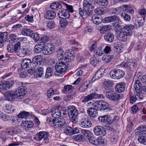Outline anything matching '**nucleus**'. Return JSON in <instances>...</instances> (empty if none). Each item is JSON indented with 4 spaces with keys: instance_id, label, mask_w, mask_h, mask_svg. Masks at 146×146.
Listing matches in <instances>:
<instances>
[{
    "instance_id": "45",
    "label": "nucleus",
    "mask_w": 146,
    "mask_h": 146,
    "mask_svg": "<svg viewBox=\"0 0 146 146\" xmlns=\"http://www.w3.org/2000/svg\"><path fill=\"white\" fill-rule=\"evenodd\" d=\"M101 70H98L96 73L95 76L93 78H94V80H98L102 76L103 72Z\"/></svg>"
},
{
    "instance_id": "6",
    "label": "nucleus",
    "mask_w": 146,
    "mask_h": 146,
    "mask_svg": "<svg viewBox=\"0 0 146 146\" xmlns=\"http://www.w3.org/2000/svg\"><path fill=\"white\" fill-rule=\"evenodd\" d=\"M27 92V87L24 86H20L17 88L14 92L16 97L18 99L22 98Z\"/></svg>"
},
{
    "instance_id": "23",
    "label": "nucleus",
    "mask_w": 146,
    "mask_h": 146,
    "mask_svg": "<svg viewBox=\"0 0 146 146\" xmlns=\"http://www.w3.org/2000/svg\"><path fill=\"white\" fill-rule=\"evenodd\" d=\"M55 13L52 11H47L44 14V17L48 20L53 19L56 17Z\"/></svg>"
},
{
    "instance_id": "38",
    "label": "nucleus",
    "mask_w": 146,
    "mask_h": 146,
    "mask_svg": "<svg viewBox=\"0 0 146 146\" xmlns=\"http://www.w3.org/2000/svg\"><path fill=\"white\" fill-rule=\"evenodd\" d=\"M18 116L19 118H25L27 119L30 116V113L29 112L23 111L19 114Z\"/></svg>"
},
{
    "instance_id": "3",
    "label": "nucleus",
    "mask_w": 146,
    "mask_h": 146,
    "mask_svg": "<svg viewBox=\"0 0 146 146\" xmlns=\"http://www.w3.org/2000/svg\"><path fill=\"white\" fill-rule=\"evenodd\" d=\"M110 77L114 79H119L123 77L125 73L122 70L116 68L113 69L109 73Z\"/></svg>"
},
{
    "instance_id": "41",
    "label": "nucleus",
    "mask_w": 146,
    "mask_h": 146,
    "mask_svg": "<svg viewBox=\"0 0 146 146\" xmlns=\"http://www.w3.org/2000/svg\"><path fill=\"white\" fill-rule=\"evenodd\" d=\"M32 32V30L27 28L23 29L21 31V34L26 36H30Z\"/></svg>"
},
{
    "instance_id": "26",
    "label": "nucleus",
    "mask_w": 146,
    "mask_h": 146,
    "mask_svg": "<svg viewBox=\"0 0 146 146\" xmlns=\"http://www.w3.org/2000/svg\"><path fill=\"white\" fill-rule=\"evenodd\" d=\"M31 60L29 59L26 58L23 60L21 62V66L23 69L29 68L31 66Z\"/></svg>"
},
{
    "instance_id": "5",
    "label": "nucleus",
    "mask_w": 146,
    "mask_h": 146,
    "mask_svg": "<svg viewBox=\"0 0 146 146\" xmlns=\"http://www.w3.org/2000/svg\"><path fill=\"white\" fill-rule=\"evenodd\" d=\"M93 106L95 108L92 109V108H90L88 110H107L110 108L108 104L105 102H96L93 104Z\"/></svg>"
},
{
    "instance_id": "15",
    "label": "nucleus",
    "mask_w": 146,
    "mask_h": 146,
    "mask_svg": "<svg viewBox=\"0 0 146 146\" xmlns=\"http://www.w3.org/2000/svg\"><path fill=\"white\" fill-rule=\"evenodd\" d=\"M4 97L5 100L12 101L16 97L14 92L13 91H8L6 92L4 94Z\"/></svg>"
},
{
    "instance_id": "29",
    "label": "nucleus",
    "mask_w": 146,
    "mask_h": 146,
    "mask_svg": "<svg viewBox=\"0 0 146 146\" xmlns=\"http://www.w3.org/2000/svg\"><path fill=\"white\" fill-rule=\"evenodd\" d=\"M100 62V60L93 55L90 58V63L93 66H97L99 65Z\"/></svg>"
},
{
    "instance_id": "32",
    "label": "nucleus",
    "mask_w": 146,
    "mask_h": 146,
    "mask_svg": "<svg viewBox=\"0 0 146 146\" xmlns=\"http://www.w3.org/2000/svg\"><path fill=\"white\" fill-rule=\"evenodd\" d=\"M92 125L91 122L89 119H85L82 121L81 126L82 127L88 128L91 127Z\"/></svg>"
},
{
    "instance_id": "39",
    "label": "nucleus",
    "mask_w": 146,
    "mask_h": 146,
    "mask_svg": "<svg viewBox=\"0 0 146 146\" xmlns=\"http://www.w3.org/2000/svg\"><path fill=\"white\" fill-rule=\"evenodd\" d=\"M143 21L142 19L139 18L135 20L134 24L136 29H138L141 26L143 25Z\"/></svg>"
},
{
    "instance_id": "20",
    "label": "nucleus",
    "mask_w": 146,
    "mask_h": 146,
    "mask_svg": "<svg viewBox=\"0 0 146 146\" xmlns=\"http://www.w3.org/2000/svg\"><path fill=\"white\" fill-rule=\"evenodd\" d=\"M43 58L40 55H37L33 59L32 62L33 65L35 67L40 65L42 61Z\"/></svg>"
},
{
    "instance_id": "22",
    "label": "nucleus",
    "mask_w": 146,
    "mask_h": 146,
    "mask_svg": "<svg viewBox=\"0 0 146 146\" xmlns=\"http://www.w3.org/2000/svg\"><path fill=\"white\" fill-rule=\"evenodd\" d=\"M44 48V46L40 42H38L35 46L33 51L34 52L37 54L40 53L42 52Z\"/></svg>"
},
{
    "instance_id": "12",
    "label": "nucleus",
    "mask_w": 146,
    "mask_h": 146,
    "mask_svg": "<svg viewBox=\"0 0 146 146\" xmlns=\"http://www.w3.org/2000/svg\"><path fill=\"white\" fill-rule=\"evenodd\" d=\"M65 127L64 133L66 134L71 135L73 134L78 133L79 132V130L77 127L72 128L69 126Z\"/></svg>"
},
{
    "instance_id": "60",
    "label": "nucleus",
    "mask_w": 146,
    "mask_h": 146,
    "mask_svg": "<svg viewBox=\"0 0 146 146\" xmlns=\"http://www.w3.org/2000/svg\"><path fill=\"white\" fill-rule=\"evenodd\" d=\"M138 140L140 143L146 145V137L140 136L138 137Z\"/></svg>"
},
{
    "instance_id": "58",
    "label": "nucleus",
    "mask_w": 146,
    "mask_h": 146,
    "mask_svg": "<svg viewBox=\"0 0 146 146\" xmlns=\"http://www.w3.org/2000/svg\"><path fill=\"white\" fill-rule=\"evenodd\" d=\"M120 16L125 21H129L131 19L130 16L125 13H121Z\"/></svg>"
},
{
    "instance_id": "37",
    "label": "nucleus",
    "mask_w": 146,
    "mask_h": 146,
    "mask_svg": "<svg viewBox=\"0 0 146 146\" xmlns=\"http://www.w3.org/2000/svg\"><path fill=\"white\" fill-rule=\"evenodd\" d=\"M92 20L93 23L96 24H99L102 21L101 18L97 15H94L92 17Z\"/></svg>"
},
{
    "instance_id": "31",
    "label": "nucleus",
    "mask_w": 146,
    "mask_h": 146,
    "mask_svg": "<svg viewBox=\"0 0 146 146\" xmlns=\"http://www.w3.org/2000/svg\"><path fill=\"white\" fill-rule=\"evenodd\" d=\"M35 74L38 77H41L43 74V69L41 66H36L35 68Z\"/></svg>"
},
{
    "instance_id": "16",
    "label": "nucleus",
    "mask_w": 146,
    "mask_h": 146,
    "mask_svg": "<svg viewBox=\"0 0 146 146\" xmlns=\"http://www.w3.org/2000/svg\"><path fill=\"white\" fill-rule=\"evenodd\" d=\"M88 140L90 143L95 145H98L100 144H101L104 141L102 139L100 140L99 138L96 139L92 136H90L88 138Z\"/></svg>"
},
{
    "instance_id": "54",
    "label": "nucleus",
    "mask_w": 146,
    "mask_h": 146,
    "mask_svg": "<svg viewBox=\"0 0 146 146\" xmlns=\"http://www.w3.org/2000/svg\"><path fill=\"white\" fill-rule=\"evenodd\" d=\"M99 46L98 45L97 42H95L92 44L89 50L91 52L94 53L95 51L97 48L98 47H99Z\"/></svg>"
},
{
    "instance_id": "50",
    "label": "nucleus",
    "mask_w": 146,
    "mask_h": 146,
    "mask_svg": "<svg viewBox=\"0 0 146 146\" xmlns=\"http://www.w3.org/2000/svg\"><path fill=\"white\" fill-rule=\"evenodd\" d=\"M123 11L122 6H121L117 8H113V9L112 14L117 15L120 12Z\"/></svg>"
},
{
    "instance_id": "25",
    "label": "nucleus",
    "mask_w": 146,
    "mask_h": 146,
    "mask_svg": "<svg viewBox=\"0 0 146 146\" xmlns=\"http://www.w3.org/2000/svg\"><path fill=\"white\" fill-rule=\"evenodd\" d=\"M64 60L68 62H69L73 60L74 57L71 52L69 50H67L64 53Z\"/></svg>"
},
{
    "instance_id": "11",
    "label": "nucleus",
    "mask_w": 146,
    "mask_h": 146,
    "mask_svg": "<svg viewBox=\"0 0 146 146\" xmlns=\"http://www.w3.org/2000/svg\"><path fill=\"white\" fill-rule=\"evenodd\" d=\"M93 130L95 134L97 135L104 136L106 134L105 129L103 127L100 126H96Z\"/></svg>"
},
{
    "instance_id": "63",
    "label": "nucleus",
    "mask_w": 146,
    "mask_h": 146,
    "mask_svg": "<svg viewBox=\"0 0 146 146\" xmlns=\"http://www.w3.org/2000/svg\"><path fill=\"white\" fill-rule=\"evenodd\" d=\"M54 113L53 114L52 116L55 118H58L61 115V112L59 110H54L52 111V112Z\"/></svg>"
},
{
    "instance_id": "52",
    "label": "nucleus",
    "mask_w": 146,
    "mask_h": 146,
    "mask_svg": "<svg viewBox=\"0 0 146 146\" xmlns=\"http://www.w3.org/2000/svg\"><path fill=\"white\" fill-rule=\"evenodd\" d=\"M72 138L73 140L77 141H82L83 139V136L80 134L72 136Z\"/></svg>"
},
{
    "instance_id": "18",
    "label": "nucleus",
    "mask_w": 146,
    "mask_h": 146,
    "mask_svg": "<svg viewBox=\"0 0 146 146\" xmlns=\"http://www.w3.org/2000/svg\"><path fill=\"white\" fill-rule=\"evenodd\" d=\"M58 15L60 18H62V19H66L69 17L70 14L68 10L65 9L60 11Z\"/></svg>"
},
{
    "instance_id": "10",
    "label": "nucleus",
    "mask_w": 146,
    "mask_h": 146,
    "mask_svg": "<svg viewBox=\"0 0 146 146\" xmlns=\"http://www.w3.org/2000/svg\"><path fill=\"white\" fill-rule=\"evenodd\" d=\"M104 96L102 94H98L95 93H92L91 94L85 96L82 102H86L91 100L94 98H103Z\"/></svg>"
},
{
    "instance_id": "14",
    "label": "nucleus",
    "mask_w": 146,
    "mask_h": 146,
    "mask_svg": "<svg viewBox=\"0 0 146 146\" xmlns=\"http://www.w3.org/2000/svg\"><path fill=\"white\" fill-rule=\"evenodd\" d=\"M106 96L108 99L116 101L120 99L119 94L111 91H108L106 93Z\"/></svg>"
},
{
    "instance_id": "33",
    "label": "nucleus",
    "mask_w": 146,
    "mask_h": 146,
    "mask_svg": "<svg viewBox=\"0 0 146 146\" xmlns=\"http://www.w3.org/2000/svg\"><path fill=\"white\" fill-rule=\"evenodd\" d=\"M105 40L109 42H113L114 40V35L110 33H108L106 34L104 36Z\"/></svg>"
},
{
    "instance_id": "56",
    "label": "nucleus",
    "mask_w": 146,
    "mask_h": 146,
    "mask_svg": "<svg viewBox=\"0 0 146 146\" xmlns=\"http://www.w3.org/2000/svg\"><path fill=\"white\" fill-rule=\"evenodd\" d=\"M60 25L61 27L64 28L68 24V22L66 19H61L60 20Z\"/></svg>"
},
{
    "instance_id": "34",
    "label": "nucleus",
    "mask_w": 146,
    "mask_h": 146,
    "mask_svg": "<svg viewBox=\"0 0 146 146\" xmlns=\"http://www.w3.org/2000/svg\"><path fill=\"white\" fill-rule=\"evenodd\" d=\"M101 33H104L106 32L110 31L111 29V26L109 25L100 26L98 28Z\"/></svg>"
},
{
    "instance_id": "21",
    "label": "nucleus",
    "mask_w": 146,
    "mask_h": 146,
    "mask_svg": "<svg viewBox=\"0 0 146 146\" xmlns=\"http://www.w3.org/2000/svg\"><path fill=\"white\" fill-rule=\"evenodd\" d=\"M125 84L123 82H120L117 84L115 87V91L119 93L123 92L125 89Z\"/></svg>"
},
{
    "instance_id": "8",
    "label": "nucleus",
    "mask_w": 146,
    "mask_h": 146,
    "mask_svg": "<svg viewBox=\"0 0 146 146\" xmlns=\"http://www.w3.org/2000/svg\"><path fill=\"white\" fill-rule=\"evenodd\" d=\"M55 50L54 45L51 43H48L44 46L43 54L47 55L51 54Z\"/></svg>"
},
{
    "instance_id": "48",
    "label": "nucleus",
    "mask_w": 146,
    "mask_h": 146,
    "mask_svg": "<svg viewBox=\"0 0 146 146\" xmlns=\"http://www.w3.org/2000/svg\"><path fill=\"white\" fill-rule=\"evenodd\" d=\"M78 110H68V114L70 117H77L78 115Z\"/></svg>"
},
{
    "instance_id": "27",
    "label": "nucleus",
    "mask_w": 146,
    "mask_h": 146,
    "mask_svg": "<svg viewBox=\"0 0 146 146\" xmlns=\"http://www.w3.org/2000/svg\"><path fill=\"white\" fill-rule=\"evenodd\" d=\"M119 17L115 15L107 17L103 19L104 22L105 23H109L114 21H119Z\"/></svg>"
},
{
    "instance_id": "57",
    "label": "nucleus",
    "mask_w": 146,
    "mask_h": 146,
    "mask_svg": "<svg viewBox=\"0 0 146 146\" xmlns=\"http://www.w3.org/2000/svg\"><path fill=\"white\" fill-rule=\"evenodd\" d=\"M58 56L60 57V60L62 59H64V50L62 48L58 49L57 51Z\"/></svg>"
},
{
    "instance_id": "2",
    "label": "nucleus",
    "mask_w": 146,
    "mask_h": 146,
    "mask_svg": "<svg viewBox=\"0 0 146 146\" xmlns=\"http://www.w3.org/2000/svg\"><path fill=\"white\" fill-rule=\"evenodd\" d=\"M68 67V65L65 62L59 60L56 64L55 75L57 76H62L66 72Z\"/></svg>"
},
{
    "instance_id": "59",
    "label": "nucleus",
    "mask_w": 146,
    "mask_h": 146,
    "mask_svg": "<svg viewBox=\"0 0 146 146\" xmlns=\"http://www.w3.org/2000/svg\"><path fill=\"white\" fill-rule=\"evenodd\" d=\"M31 36L35 42H38L40 38L39 35L36 33L31 34Z\"/></svg>"
},
{
    "instance_id": "53",
    "label": "nucleus",
    "mask_w": 146,
    "mask_h": 146,
    "mask_svg": "<svg viewBox=\"0 0 146 146\" xmlns=\"http://www.w3.org/2000/svg\"><path fill=\"white\" fill-rule=\"evenodd\" d=\"M52 74V70L50 67H48L46 70L45 77L46 78H49L51 76Z\"/></svg>"
},
{
    "instance_id": "35",
    "label": "nucleus",
    "mask_w": 146,
    "mask_h": 146,
    "mask_svg": "<svg viewBox=\"0 0 146 146\" xmlns=\"http://www.w3.org/2000/svg\"><path fill=\"white\" fill-rule=\"evenodd\" d=\"M142 85L139 80H136L134 83V87L135 90V92L140 93V89L141 88Z\"/></svg>"
},
{
    "instance_id": "51",
    "label": "nucleus",
    "mask_w": 146,
    "mask_h": 146,
    "mask_svg": "<svg viewBox=\"0 0 146 146\" xmlns=\"http://www.w3.org/2000/svg\"><path fill=\"white\" fill-rule=\"evenodd\" d=\"M96 2L99 5L105 6L108 3V0H96Z\"/></svg>"
},
{
    "instance_id": "13",
    "label": "nucleus",
    "mask_w": 146,
    "mask_h": 146,
    "mask_svg": "<svg viewBox=\"0 0 146 146\" xmlns=\"http://www.w3.org/2000/svg\"><path fill=\"white\" fill-rule=\"evenodd\" d=\"M13 84V81H4L0 84V89L2 90H6L9 89Z\"/></svg>"
},
{
    "instance_id": "1",
    "label": "nucleus",
    "mask_w": 146,
    "mask_h": 146,
    "mask_svg": "<svg viewBox=\"0 0 146 146\" xmlns=\"http://www.w3.org/2000/svg\"><path fill=\"white\" fill-rule=\"evenodd\" d=\"M83 9H80L79 14L83 19H85L88 15L92 14V11L91 10L94 7L95 3L92 0H85L83 3Z\"/></svg>"
},
{
    "instance_id": "55",
    "label": "nucleus",
    "mask_w": 146,
    "mask_h": 146,
    "mask_svg": "<svg viewBox=\"0 0 146 146\" xmlns=\"http://www.w3.org/2000/svg\"><path fill=\"white\" fill-rule=\"evenodd\" d=\"M22 52L24 54L29 56L31 54L32 51L29 48H25L22 49Z\"/></svg>"
},
{
    "instance_id": "28",
    "label": "nucleus",
    "mask_w": 146,
    "mask_h": 146,
    "mask_svg": "<svg viewBox=\"0 0 146 146\" xmlns=\"http://www.w3.org/2000/svg\"><path fill=\"white\" fill-rule=\"evenodd\" d=\"M98 119L99 121L101 122H106V124H111V118L109 117L107 115H104L100 116Z\"/></svg>"
},
{
    "instance_id": "43",
    "label": "nucleus",
    "mask_w": 146,
    "mask_h": 146,
    "mask_svg": "<svg viewBox=\"0 0 146 146\" xmlns=\"http://www.w3.org/2000/svg\"><path fill=\"white\" fill-rule=\"evenodd\" d=\"M94 11L96 13L99 15L104 14L106 12V10L101 7H98Z\"/></svg>"
},
{
    "instance_id": "40",
    "label": "nucleus",
    "mask_w": 146,
    "mask_h": 146,
    "mask_svg": "<svg viewBox=\"0 0 146 146\" xmlns=\"http://www.w3.org/2000/svg\"><path fill=\"white\" fill-rule=\"evenodd\" d=\"M50 7L53 9H60L62 7L61 4L59 2H55L52 3L50 6Z\"/></svg>"
},
{
    "instance_id": "62",
    "label": "nucleus",
    "mask_w": 146,
    "mask_h": 146,
    "mask_svg": "<svg viewBox=\"0 0 146 146\" xmlns=\"http://www.w3.org/2000/svg\"><path fill=\"white\" fill-rule=\"evenodd\" d=\"M89 84H83L80 88L79 89V91L80 92H85L88 87Z\"/></svg>"
},
{
    "instance_id": "17",
    "label": "nucleus",
    "mask_w": 146,
    "mask_h": 146,
    "mask_svg": "<svg viewBox=\"0 0 146 146\" xmlns=\"http://www.w3.org/2000/svg\"><path fill=\"white\" fill-rule=\"evenodd\" d=\"M136 64V62L135 60H128L127 62H124L121 63V66L125 68H127L128 69H130L131 66H135Z\"/></svg>"
},
{
    "instance_id": "36",
    "label": "nucleus",
    "mask_w": 146,
    "mask_h": 146,
    "mask_svg": "<svg viewBox=\"0 0 146 146\" xmlns=\"http://www.w3.org/2000/svg\"><path fill=\"white\" fill-rule=\"evenodd\" d=\"M7 38V36L5 33H0V48L2 47L3 45V43Z\"/></svg>"
},
{
    "instance_id": "4",
    "label": "nucleus",
    "mask_w": 146,
    "mask_h": 146,
    "mask_svg": "<svg viewBox=\"0 0 146 146\" xmlns=\"http://www.w3.org/2000/svg\"><path fill=\"white\" fill-rule=\"evenodd\" d=\"M49 122H52V124H54L53 126L55 128L58 127L60 129L61 128H64L66 125L65 119L63 118H60L57 119H54L50 120Z\"/></svg>"
},
{
    "instance_id": "46",
    "label": "nucleus",
    "mask_w": 146,
    "mask_h": 146,
    "mask_svg": "<svg viewBox=\"0 0 146 146\" xmlns=\"http://www.w3.org/2000/svg\"><path fill=\"white\" fill-rule=\"evenodd\" d=\"M94 53L97 55L99 56H102L103 54V51L102 47L100 46L98 47Z\"/></svg>"
},
{
    "instance_id": "24",
    "label": "nucleus",
    "mask_w": 146,
    "mask_h": 146,
    "mask_svg": "<svg viewBox=\"0 0 146 146\" xmlns=\"http://www.w3.org/2000/svg\"><path fill=\"white\" fill-rule=\"evenodd\" d=\"M135 96H132L130 98V102L131 103H133L136 100H139L143 98V95L140 93L135 92Z\"/></svg>"
},
{
    "instance_id": "9",
    "label": "nucleus",
    "mask_w": 146,
    "mask_h": 146,
    "mask_svg": "<svg viewBox=\"0 0 146 146\" xmlns=\"http://www.w3.org/2000/svg\"><path fill=\"white\" fill-rule=\"evenodd\" d=\"M49 135V133L46 132L40 131L37 134L35 137H38L37 140L38 141H40L43 139V142L45 143H47L48 142V137Z\"/></svg>"
},
{
    "instance_id": "7",
    "label": "nucleus",
    "mask_w": 146,
    "mask_h": 146,
    "mask_svg": "<svg viewBox=\"0 0 146 146\" xmlns=\"http://www.w3.org/2000/svg\"><path fill=\"white\" fill-rule=\"evenodd\" d=\"M134 27V26L132 24L125 25L123 28L120 30L125 34V35L129 36L132 35V30Z\"/></svg>"
},
{
    "instance_id": "49",
    "label": "nucleus",
    "mask_w": 146,
    "mask_h": 146,
    "mask_svg": "<svg viewBox=\"0 0 146 146\" xmlns=\"http://www.w3.org/2000/svg\"><path fill=\"white\" fill-rule=\"evenodd\" d=\"M115 52L117 53H120L122 51V48L120 44L116 43L115 44Z\"/></svg>"
},
{
    "instance_id": "47",
    "label": "nucleus",
    "mask_w": 146,
    "mask_h": 146,
    "mask_svg": "<svg viewBox=\"0 0 146 146\" xmlns=\"http://www.w3.org/2000/svg\"><path fill=\"white\" fill-rule=\"evenodd\" d=\"M97 111V110H87V113L90 117L94 118L98 115Z\"/></svg>"
},
{
    "instance_id": "30",
    "label": "nucleus",
    "mask_w": 146,
    "mask_h": 146,
    "mask_svg": "<svg viewBox=\"0 0 146 146\" xmlns=\"http://www.w3.org/2000/svg\"><path fill=\"white\" fill-rule=\"evenodd\" d=\"M113 82L109 80H104L103 84L104 87L106 89H109L113 85Z\"/></svg>"
},
{
    "instance_id": "61",
    "label": "nucleus",
    "mask_w": 146,
    "mask_h": 146,
    "mask_svg": "<svg viewBox=\"0 0 146 146\" xmlns=\"http://www.w3.org/2000/svg\"><path fill=\"white\" fill-rule=\"evenodd\" d=\"M81 133L84 136L87 137L88 138L90 136H92L90 135L91 132L88 130L82 129V130Z\"/></svg>"
},
{
    "instance_id": "64",
    "label": "nucleus",
    "mask_w": 146,
    "mask_h": 146,
    "mask_svg": "<svg viewBox=\"0 0 146 146\" xmlns=\"http://www.w3.org/2000/svg\"><path fill=\"white\" fill-rule=\"evenodd\" d=\"M54 94V91L52 88L48 90L47 92V96L48 98L52 97Z\"/></svg>"
},
{
    "instance_id": "19",
    "label": "nucleus",
    "mask_w": 146,
    "mask_h": 146,
    "mask_svg": "<svg viewBox=\"0 0 146 146\" xmlns=\"http://www.w3.org/2000/svg\"><path fill=\"white\" fill-rule=\"evenodd\" d=\"M116 37L120 41H125L127 39V35L122 33L120 30L116 32Z\"/></svg>"
},
{
    "instance_id": "42",
    "label": "nucleus",
    "mask_w": 146,
    "mask_h": 146,
    "mask_svg": "<svg viewBox=\"0 0 146 146\" xmlns=\"http://www.w3.org/2000/svg\"><path fill=\"white\" fill-rule=\"evenodd\" d=\"M113 58V56L112 55H104L102 57V60L106 63L110 62Z\"/></svg>"
},
{
    "instance_id": "44",
    "label": "nucleus",
    "mask_w": 146,
    "mask_h": 146,
    "mask_svg": "<svg viewBox=\"0 0 146 146\" xmlns=\"http://www.w3.org/2000/svg\"><path fill=\"white\" fill-rule=\"evenodd\" d=\"M123 11L132 13L134 12L133 9H131L130 7L128 5H123L122 6Z\"/></svg>"
}]
</instances>
